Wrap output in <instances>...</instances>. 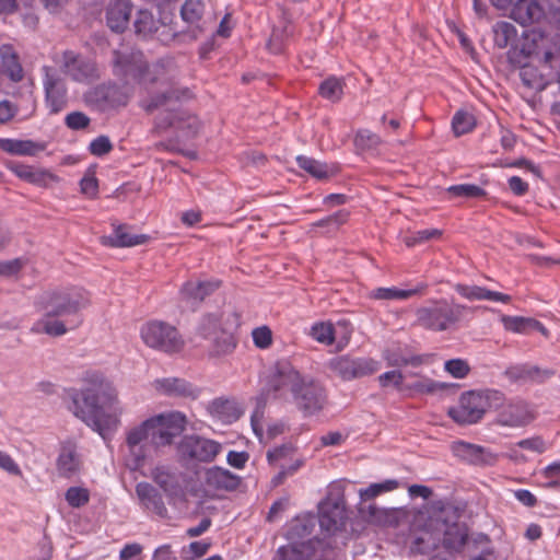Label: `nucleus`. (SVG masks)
<instances>
[{"instance_id":"obj_36","label":"nucleus","mask_w":560,"mask_h":560,"mask_svg":"<svg viewBox=\"0 0 560 560\" xmlns=\"http://www.w3.org/2000/svg\"><path fill=\"white\" fill-rule=\"evenodd\" d=\"M0 56L4 72L9 78L14 82L21 81L23 79V69L19 62L18 55L13 51V48L9 45H3L0 48Z\"/></svg>"},{"instance_id":"obj_12","label":"nucleus","mask_w":560,"mask_h":560,"mask_svg":"<svg viewBox=\"0 0 560 560\" xmlns=\"http://www.w3.org/2000/svg\"><path fill=\"white\" fill-rule=\"evenodd\" d=\"M328 368L342 381H352L372 375L381 369V363L372 358L340 355L328 362Z\"/></svg>"},{"instance_id":"obj_37","label":"nucleus","mask_w":560,"mask_h":560,"mask_svg":"<svg viewBox=\"0 0 560 560\" xmlns=\"http://www.w3.org/2000/svg\"><path fill=\"white\" fill-rule=\"evenodd\" d=\"M307 336L324 346H331L336 341V329L331 322L319 320L311 325Z\"/></svg>"},{"instance_id":"obj_8","label":"nucleus","mask_w":560,"mask_h":560,"mask_svg":"<svg viewBox=\"0 0 560 560\" xmlns=\"http://www.w3.org/2000/svg\"><path fill=\"white\" fill-rule=\"evenodd\" d=\"M164 72L163 66L155 65L150 69L143 55L140 51L125 54L122 51L114 52V73L129 83L137 82L148 88L150 84L160 83L168 85L160 75Z\"/></svg>"},{"instance_id":"obj_49","label":"nucleus","mask_w":560,"mask_h":560,"mask_svg":"<svg viewBox=\"0 0 560 560\" xmlns=\"http://www.w3.org/2000/svg\"><path fill=\"white\" fill-rule=\"evenodd\" d=\"M443 388V384L428 377H423L409 385H404V392H409L410 394H432Z\"/></svg>"},{"instance_id":"obj_47","label":"nucleus","mask_w":560,"mask_h":560,"mask_svg":"<svg viewBox=\"0 0 560 560\" xmlns=\"http://www.w3.org/2000/svg\"><path fill=\"white\" fill-rule=\"evenodd\" d=\"M447 191L454 197L463 198H485L487 191L475 184H459L447 188Z\"/></svg>"},{"instance_id":"obj_24","label":"nucleus","mask_w":560,"mask_h":560,"mask_svg":"<svg viewBox=\"0 0 560 560\" xmlns=\"http://www.w3.org/2000/svg\"><path fill=\"white\" fill-rule=\"evenodd\" d=\"M131 9L128 0H110L106 7L107 26L116 33L124 32L129 23Z\"/></svg>"},{"instance_id":"obj_41","label":"nucleus","mask_w":560,"mask_h":560,"mask_svg":"<svg viewBox=\"0 0 560 560\" xmlns=\"http://www.w3.org/2000/svg\"><path fill=\"white\" fill-rule=\"evenodd\" d=\"M399 488V482L395 479H387L383 482L371 483L366 488L359 490L361 501H370L383 493L394 491Z\"/></svg>"},{"instance_id":"obj_28","label":"nucleus","mask_w":560,"mask_h":560,"mask_svg":"<svg viewBox=\"0 0 560 560\" xmlns=\"http://www.w3.org/2000/svg\"><path fill=\"white\" fill-rule=\"evenodd\" d=\"M453 451L474 464H493L497 460V456L487 448L464 441L454 443Z\"/></svg>"},{"instance_id":"obj_51","label":"nucleus","mask_w":560,"mask_h":560,"mask_svg":"<svg viewBox=\"0 0 560 560\" xmlns=\"http://www.w3.org/2000/svg\"><path fill=\"white\" fill-rule=\"evenodd\" d=\"M452 127L456 136L465 135L475 127V118L467 112H457L452 119Z\"/></svg>"},{"instance_id":"obj_14","label":"nucleus","mask_w":560,"mask_h":560,"mask_svg":"<svg viewBox=\"0 0 560 560\" xmlns=\"http://www.w3.org/2000/svg\"><path fill=\"white\" fill-rule=\"evenodd\" d=\"M345 518L346 508L343 499L339 492L334 497L331 491L318 506V522L320 529L327 535H331L343 526Z\"/></svg>"},{"instance_id":"obj_58","label":"nucleus","mask_w":560,"mask_h":560,"mask_svg":"<svg viewBox=\"0 0 560 560\" xmlns=\"http://www.w3.org/2000/svg\"><path fill=\"white\" fill-rule=\"evenodd\" d=\"M377 380L381 387H387L393 384L397 390L404 392V375L399 371L393 370L385 372L381 374Z\"/></svg>"},{"instance_id":"obj_20","label":"nucleus","mask_w":560,"mask_h":560,"mask_svg":"<svg viewBox=\"0 0 560 560\" xmlns=\"http://www.w3.org/2000/svg\"><path fill=\"white\" fill-rule=\"evenodd\" d=\"M62 69L74 81H88L97 77L96 66L93 61L82 58L72 50L62 55Z\"/></svg>"},{"instance_id":"obj_1","label":"nucleus","mask_w":560,"mask_h":560,"mask_svg":"<svg viewBox=\"0 0 560 560\" xmlns=\"http://www.w3.org/2000/svg\"><path fill=\"white\" fill-rule=\"evenodd\" d=\"M82 388L68 389L72 413L96 431L102 438L115 431L124 412L114 383L104 373L86 370L82 376Z\"/></svg>"},{"instance_id":"obj_2","label":"nucleus","mask_w":560,"mask_h":560,"mask_svg":"<svg viewBox=\"0 0 560 560\" xmlns=\"http://www.w3.org/2000/svg\"><path fill=\"white\" fill-rule=\"evenodd\" d=\"M90 303L89 292L80 287H61L46 291L39 301V308L44 314L33 324L31 331L61 337L83 323L81 312Z\"/></svg>"},{"instance_id":"obj_64","label":"nucleus","mask_w":560,"mask_h":560,"mask_svg":"<svg viewBox=\"0 0 560 560\" xmlns=\"http://www.w3.org/2000/svg\"><path fill=\"white\" fill-rule=\"evenodd\" d=\"M455 291L462 298L467 299L469 301H480V295H481V292H482V287L457 283L455 285Z\"/></svg>"},{"instance_id":"obj_53","label":"nucleus","mask_w":560,"mask_h":560,"mask_svg":"<svg viewBox=\"0 0 560 560\" xmlns=\"http://www.w3.org/2000/svg\"><path fill=\"white\" fill-rule=\"evenodd\" d=\"M253 342L258 349H268L273 341L271 329L267 325L256 327L252 331Z\"/></svg>"},{"instance_id":"obj_29","label":"nucleus","mask_w":560,"mask_h":560,"mask_svg":"<svg viewBox=\"0 0 560 560\" xmlns=\"http://www.w3.org/2000/svg\"><path fill=\"white\" fill-rule=\"evenodd\" d=\"M0 149L13 155L34 156L44 151L46 144L33 140L0 139Z\"/></svg>"},{"instance_id":"obj_6","label":"nucleus","mask_w":560,"mask_h":560,"mask_svg":"<svg viewBox=\"0 0 560 560\" xmlns=\"http://www.w3.org/2000/svg\"><path fill=\"white\" fill-rule=\"evenodd\" d=\"M504 401V394L498 389H474L464 392L458 404L447 410L448 417L458 424H475L486 412L499 408Z\"/></svg>"},{"instance_id":"obj_59","label":"nucleus","mask_w":560,"mask_h":560,"mask_svg":"<svg viewBox=\"0 0 560 560\" xmlns=\"http://www.w3.org/2000/svg\"><path fill=\"white\" fill-rule=\"evenodd\" d=\"M59 182V177L51 172L43 168H36L33 172L30 184L47 187L50 183Z\"/></svg>"},{"instance_id":"obj_57","label":"nucleus","mask_w":560,"mask_h":560,"mask_svg":"<svg viewBox=\"0 0 560 560\" xmlns=\"http://www.w3.org/2000/svg\"><path fill=\"white\" fill-rule=\"evenodd\" d=\"M90 117L83 112H71L65 118V125L71 130H82L89 127Z\"/></svg>"},{"instance_id":"obj_34","label":"nucleus","mask_w":560,"mask_h":560,"mask_svg":"<svg viewBox=\"0 0 560 560\" xmlns=\"http://www.w3.org/2000/svg\"><path fill=\"white\" fill-rule=\"evenodd\" d=\"M209 485L220 489L234 490L240 485V478L222 467H212L207 471Z\"/></svg>"},{"instance_id":"obj_10","label":"nucleus","mask_w":560,"mask_h":560,"mask_svg":"<svg viewBox=\"0 0 560 560\" xmlns=\"http://www.w3.org/2000/svg\"><path fill=\"white\" fill-rule=\"evenodd\" d=\"M154 428L152 442L155 446L171 445L176 436L185 431L187 417L180 411H170L150 418Z\"/></svg>"},{"instance_id":"obj_30","label":"nucleus","mask_w":560,"mask_h":560,"mask_svg":"<svg viewBox=\"0 0 560 560\" xmlns=\"http://www.w3.org/2000/svg\"><path fill=\"white\" fill-rule=\"evenodd\" d=\"M428 284L419 283L412 289L401 290L395 287L392 288H376L369 293L372 300H407L415 295H422L427 292Z\"/></svg>"},{"instance_id":"obj_4","label":"nucleus","mask_w":560,"mask_h":560,"mask_svg":"<svg viewBox=\"0 0 560 560\" xmlns=\"http://www.w3.org/2000/svg\"><path fill=\"white\" fill-rule=\"evenodd\" d=\"M178 98L179 96L176 91L167 88L160 94L141 101L140 105L147 113L152 114L155 110H160L154 120V132L161 133L170 128L182 130L188 137H192L198 132L199 120L196 116L170 107L173 101Z\"/></svg>"},{"instance_id":"obj_15","label":"nucleus","mask_w":560,"mask_h":560,"mask_svg":"<svg viewBox=\"0 0 560 560\" xmlns=\"http://www.w3.org/2000/svg\"><path fill=\"white\" fill-rule=\"evenodd\" d=\"M240 326L241 315L236 312H229L224 316V328H220L219 334L210 339V355L222 357L231 354L237 346V338L235 337L234 331Z\"/></svg>"},{"instance_id":"obj_52","label":"nucleus","mask_w":560,"mask_h":560,"mask_svg":"<svg viewBox=\"0 0 560 560\" xmlns=\"http://www.w3.org/2000/svg\"><path fill=\"white\" fill-rule=\"evenodd\" d=\"M66 501L71 508L79 509L90 501V492L86 488L70 487L65 494Z\"/></svg>"},{"instance_id":"obj_17","label":"nucleus","mask_w":560,"mask_h":560,"mask_svg":"<svg viewBox=\"0 0 560 560\" xmlns=\"http://www.w3.org/2000/svg\"><path fill=\"white\" fill-rule=\"evenodd\" d=\"M294 454L295 448L291 444L268 451L267 459L269 464L280 468V471L272 480L275 486L281 485L288 476L293 475L303 465L302 459H293Z\"/></svg>"},{"instance_id":"obj_25","label":"nucleus","mask_w":560,"mask_h":560,"mask_svg":"<svg viewBox=\"0 0 560 560\" xmlns=\"http://www.w3.org/2000/svg\"><path fill=\"white\" fill-rule=\"evenodd\" d=\"M221 282L218 280L197 281L189 280L180 289V295L184 301L191 305H198L207 296L219 289Z\"/></svg>"},{"instance_id":"obj_60","label":"nucleus","mask_w":560,"mask_h":560,"mask_svg":"<svg viewBox=\"0 0 560 560\" xmlns=\"http://www.w3.org/2000/svg\"><path fill=\"white\" fill-rule=\"evenodd\" d=\"M517 446L537 454H542L547 451V443L540 436H533L517 442Z\"/></svg>"},{"instance_id":"obj_32","label":"nucleus","mask_w":560,"mask_h":560,"mask_svg":"<svg viewBox=\"0 0 560 560\" xmlns=\"http://www.w3.org/2000/svg\"><path fill=\"white\" fill-rule=\"evenodd\" d=\"M501 323L505 330L514 334L526 335L533 330H539L542 334H546L545 326L540 322L530 317L502 315Z\"/></svg>"},{"instance_id":"obj_40","label":"nucleus","mask_w":560,"mask_h":560,"mask_svg":"<svg viewBox=\"0 0 560 560\" xmlns=\"http://www.w3.org/2000/svg\"><path fill=\"white\" fill-rule=\"evenodd\" d=\"M228 313H222L221 315L215 314H207L205 315L198 326V334L205 339H211L213 336H217L220 331V328H224V316Z\"/></svg>"},{"instance_id":"obj_54","label":"nucleus","mask_w":560,"mask_h":560,"mask_svg":"<svg viewBox=\"0 0 560 560\" xmlns=\"http://www.w3.org/2000/svg\"><path fill=\"white\" fill-rule=\"evenodd\" d=\"M444 370L455 378H464L470 372V366L466 360L452 359L444 363Z\"/></svg>"},{"instance_id":"obj_3","label":"nucleus","mask_w":560,"mask_h":560,"mask_svg":"<svg viewBox=\"0 0 560 560\" xmlns=\"http://www.w3.org/2000/svg\"><path fill=\"white\" fill-rule=\"evenodd\" d=\"M268 394L285 400L289 394L304 416L322 411L327 402L324 386L313 377L302 375L289 362H278L268 382Z\"/></svg>"},{"instance_id":"obj_38","label":"nucleus","mask_w":560,"mask_h":560,"mask_svg":"<svg viewBox=\"0 0 560 560\" xmlns=\"http://www.w3.org/2000/svg\"><path fill=\"white\" fill-rule=\"evenodd\" d=\"M345 81L342 78L330 75L318 88V94L332 103H337L343 95Z\"/></svg>"},{"instance_id":"obj_44","label":"nucleus","mask_w":560,"mask_h":560,"mask_svg":"<svg viewBox=\"0 0 560 560\" xmlns=\"http://www.w3.org/2000/svg\"><path fill=\"white\" fill-rule=\"evenodd\" d=\"M493 34L495 45L499 48H505L516 38L517 31L513 24L501 21L494 24Z\"/></svg>"},{"instance_id":"obj_50","label":"nucleus","mask_w":560,"mask_h":560,"mask_svg":"<svg viewBox=\"0 0 560 560\" xmlns=\"http://www.w3.org/2000/svg\"><path fill=\"white\" fill-rule=\"evenodd\" d=\"M136 33L148 36L156 31V22L149 11H139L135 21Z\"/></svg>"},{"instance_id":"obj_13","label":"nucleus","mask_w":560,"mask_h":560,"mask_svg":"<svg viewBox=\"0 0 560 560\" xmlns=\"http://www.w3.org/2000/svg\"><path fill=\"white\" fill-rule=\"evenodd\" d=\"M42 70L45 105L50 115H56L68 105V90L63 79L51 67L44 66Z\"/></svg>"},{"instance_id":"obj_16","label":"nucleus","mask_w":560,"mask_h":560,"mask_svg":"<svg viewBox=\"0 0 560 560\" xmlns=\"http://www.w3.org/2000/svg\"><path fill=\"white\" fill-rule=\"evenodd\" d=\"M497 410L495 423L501 427L520 428L527 425L534 416L526 402L522 400H505L494 408Z\"/></svg>"},{"instance_id":"obj_5","label":"nucleus","mask_w":560,"mask_h":560,"mask_svg":"<svg viewBox=\"0 0 560 560\" xmlns=\"http://www.w3.org/2000/svg\"><path fill=\"white\" fill-rule=\"evenodd\" d=\"M528 62L522 66L520 77L525 86L538 92L555 82L558 63L557 48L544 39L534 49L527 51Z\"/></svg>"},{"instance_id":"obj_45","label":"nucleus","mask_w":560,"mask_h":560,"mask_svg":"<svg viewBox=\"0 0 560 560\" xmlns=\"http://www.w3.org/2000/svg\"><path fill=\"white\" fill-rule=\"evenodd\" d=\"M151 477L153 481L166 493L173 492L177 487V478L175 474L165 466L155 467L151 472Z\"/></svg>"},{"instance_id":"obj_56","label":"nucleus","mask_w":560,"mask_h":560,"mask_svg":"<svg viewBox=\"0 0 560 560\" xmlns=\"http://www.w3.org/2000/svg\"><path fill=\"white\" fill-rule=\"evenodd\" d=\"M113 150V143L107 136H98L90 142L89 151L94 156H103Z\"/></svg>"},{"instance_id":"obj_22","label":"nucleus","mask_w":560,"mask_h":560,"mask_svg":"<svg viewBox=\"0 0 560 560\" xmlns=\"http://www.w3.org/2000/svg\"><path fill=\"white\" fill-rule=\"evenodd\" d=\"M130 230L131 228L126 224L114 225L113 233L103 236L101 242L104 246L113 248L133 247L149 242V235L133 234Z\"/></svg>"},{"instance_id":"obj_35","label":"nucleus","mask_w":560,"mask_h":560,"mask_svg":"<svg viewBox=\"0 0 560 560\" xmlns=\"http://www.w3.org/2000/svg\"><path fill=\"white\" fill-rule=\"evenodd\" d=\"M295 161L300 168L316 179H327L335 174L334 170L326 163L317 161L313 158L306 155H298Z\"/></svg>"},{"instance_id":"obj_7","label":"nucleus","mask_w":560,"mask_h":560,"mask_svg":"<svg viewBox=\"0 0 560 560\" xmlns=\"http://www.w3.org/2000/svg\"><path fill=\"white\" fill-rule=\"evenodd\" d=\"M465 305L448 303L446 300H434L430 305L418 307L415 312L413 326L442 332L453 329L462 320Z\"/></svg>"},{"instance_id":"obj_31","label":"nucleus","mask_w":560,"mask_h":560,"mask_svg":"<svg viewBox=\"0 0 560 560\" xmlns=\"http://www.w3.org/2000/svg\"><path fill=\"white\" fill-rule=\"evenodd\" d=\"M209 413L225 423L236 421L242 412L236 402L226 398H215L208 405Z\"/></svg>"},{"instance_id":"obj_62","label":"nucleus","mask_w":560,"mask_h":560,"mask_svg":"<svg viewBox=\"0 0 560 560\" xmlns=\"http://www.w3.org/2000/svg\"><path fill=\"white\" fill-rule=\"evenodd\" d=\"M25 261L22 258H15L12 260L0 261V276L12 277L18 275L24 267Z\"/></svg>"},{"instance_id":"obj_48","label":"nucleus","mask_w":560,"mask_h":560,"mask_svg":"<svg viewBox=\"0 0 560 560\" xmlns=\"http://www.w3.org/2000/svg\"><path fill=\"white\" fill-rule=\"evenodd\" d=\"M539 475L546 480V482L542 485L544 488H560V459L547 465L539 471Z\"/></svg>"},{"instance_id":"obj_11","label":"nucleus","mask_w":560,"mask_h":560,"mask_svg":"<svg viewBox=\"0 0 560 560\" xmlns=\"http://www.w3.org/2000/svg\"><path fill=\"white\" fill-rule=\"evenodd\" d=\"M222 450V445L196 434L185 435L177 445V453L184 460L201 463L212 462Z\"/></svg>"},{"instance_id":"obj_19","label":"nucleus","mask_w":560,"mask_h":560,"mask_svg":"<svg viewBox=\"0 0 560 560\" xmlns=\"http://www.w3.org/2000/svg\"><path fill=\"white\" fill-rule=\"evenodd\" d=\"M152 385L158 393L170 397L195 400L201 393L200 388L179 377L158 378Z\"/></svg>"},{"instance_id":"obj_46","label":"nucleus","mask_w":560,"mask_h":560,"mask_svg":"<svg viewBox=\"0 0 560 560\" xmlns=\"http://www.w3.org/2000/svg\"><path fill=\"white\" fill-rule=\"evenodd\" d=\"M314 523L312 520L294 518L289 525L287 537L294 542L311 535Z\"/></svg>"},{"instance_id":"obj_63","label":"nucleus","mask_w":560,"mask_h":560,"mask_svg":"<svg viewBox=\"0 0 560 560\" xmlns=\"http://www.w3.org/2000/svg\"><path fill=\"white\" fill-rule=\"evenodd\" d=\"M80 189L83 195L93 199L98 194V182L94 175H86L80 180Z\"/></svg>"},{"instance_id":"obj_27","label":"nucleus","mask_w":560,"mask_h":560,"mask_svg":"<svg viewBox=\"0 0 560 560\" xmlns=\"http://www.w3.org/2000/svg\"><path fill=\"white\" fill-rule=\"evenodd\" d=\"M56 467L59 476L63 478H71L79 472L81 460L74 444L63 443L61 445Z\"/></svg>"},{"instance_id":"obj_26","label":"nucleus","mask_w":560,"mask_h":560,"mask_svg":"<svg viewBox=\"0 0 560 560\" xmlns=\"http://www.w3.org/2000/svg\"><path fill=\"white\" fill-rule=\"evenodd\" d=\"M92 95L94 100L102 101L104 108L126 106L132 95L129 89L113 85L97 86Z\"/></svg>"},{"instance_id":"obj_21","label":"nucleus","mask_w":560,"mask_h":560,"mask_svg":"<svg viewBox=\"0 0 560 560\" xmlns=\"http://www.w3.org/2000/svg\"><path fill=\"white\" fill-rule=\"evenodd\" d=\"M154 432V428L152 422H150V418L143 421L140 425L131 429L127 433L126 443L129 448L130 454L133 456L132 463L128 465L137 469L141 466L144 459V451L142 448V442L148 440L150 436L152 438V433Z\"/></svg>"},{"instance_id":"obj_39","label":"nucleus","mask_w":560,"mask_h":560,"mask_svg":"<svg viewBox=\"0 0 560 560\" xmlns=\"http://www.w3.org/2000/svg\"><path fill=\"white\" fill-rule=\"evenodd\" d=\"M382 143H383L382 138L377 133H375L369 129L358 130L354 136V139H353V144H354L355 151L359 153L374 151V150L378 149V147Z\"/></svg>"},{"instance_id":"obj_55","label":"nucleus","mask_w":560,"mask_h":560,"mask_svg":"<svg viewBox=\"0 0 560 560\" xmlns=\"http://www.w3.org/2000/svg\"><path fill=\"white\" fill-rule=\"evenodd\" d=\"M349 211L342 209V210H338L337 212L324 218V219H320L318 220L317 222L314 223L315 226H318V228H339L340 225L345 224L348 219H349Z\"/></svg>"},{"instance_id":"obj_42","label":"nucleus","mask_w":560,"mask_h":560,"mask_svg":"<svg viewBox=\"0 0 560 560\" xmlns=\"http://www.w3.org/2000/svg\"><path fill=\"white\" fill-rule=\"evenodd\" d=\"M205 13L202 0H186L182 5L180 15L184 22L197 26Z\"/></svg>"},{"instance_id":"obj_9","label":"nucleus","mask_w":560,"mask_h":560,"mask_svg":"<svg viewBox=\"0 0 560 560\" xmlns=\"http://www.w3.org/2000/svg\"><path fill=\"white\" fill-rule=\"evenodd\" d=\"M143 343L166 354L179 353L185 347V340L178 329L163 320H149L140 328Z\"/></svg>"},{"instance_id":"obj_33","label":"nucleus","mask_w":560,"mask_h":560,"mask_svg":"<svg viewBox=\"0 0 560 560\" xmlns=\"http://www.w3.org/2000/svg\"><path fill=\"white\" fill-rule=\"evenodd\" d=\"M542 15V9L534 0H520L512 9L511 16L522 25L537 22Z\"/></svg>"},{"instance_id":"obj_43","label":"nucleus","mask_w":560,"mask_h":560,"mask_svg":"<svg viewBox=\"0 0 560 560\" xmlns=\"http://www.w3.org/2000/svg\"><path fill=\"white\" fill-rule=\"evenodd\" d=\"M467 540V534L457 525L447 526L443 536V546L447 550H459Z\"/></svg>"},{"instance_id":"obj_18","label":"nucleus","mask_w":560,"mask_h":560,"mask_svg":"<svg viewBox=\"0 0 560 560\" xmlns=\"http://www.w3.org/2000/svg\"><path fill=\"white\" fill-rule=\"evenodd\" d=\"M326 548V541L315 537L306 541H294L289 546L280 547L278 555L279 557H285L287 560H319Z\"/></svg>"},{"instance_id":"obj_23","label":"nucleus","mask_w":560,"mask_h":560,"mask_svg":"<svg viewBox=\"0 0 560 560\" xmlns=\"http://www.w3.org/2000/svg\"><path fill=\"white\" fill-rule=\"evenodd\" d=\"M136 494L140 505L148 512L158 515L161 518L167 517V509L164 504L161 493L148 482H139L136 486Z\"/></svg>"},{"instance_id":"obj_61","label":"nucleus","mask_w":560,"mask_h":560,"mask_svg":"<svg viewBox=\"0 0 560 560\" xmlns=\"http://www.w3.org/2000/svg\"><path fill=\"white\" fill-rule=\"evenodd\" d=\"M440 236H441V231H439L436 229H425V230H421V231L416 232L410 237H407L406 244L408 246H412V245L420 244V243H423V242L429 241L431 238H436V237H440Z\"/></svg>"}]
</instances>
